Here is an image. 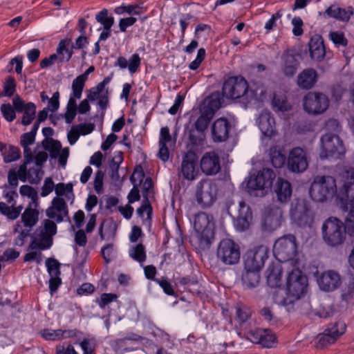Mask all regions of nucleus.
Wrapping results in <instances>:
<instances>
[{
    "instance_id": "nucleus-1",
    "label": "nucleus",
    "mask_w": 354,
    "mask_h": 354,
    "mask_svg": "<svg viewBox=\"0 0 354 354\" xmlns=\"http://www.w3.org/2000/svg\"><path fill=\"white\" fill-rule=\"evenodd\" d=\"M311 198L322 203L334 196L339 208H346L349 197L354 198V178H315L310 187Z\"/></svg>"
},
{
    "instance_id": "nucleus-2",
    "label": "nucleus",
    "mask_w": 354,
    "mask_h": 354,
    "mask_svg": "<svg viewBox=\"0 0 354 354\" xmlns=\"http://www.w3.org/2000/svg\"><path fill=\"white\" fill-rule=\"evenodd\" d=\"M223 95L231 99H240L244 104H254L266 99V92L263 87L251 86L242 77L229 78L223 85Z\"/></svg>"
},
{
    "instance_id": "nucleus-3",
    "label": "nucleus",
    "mask_w": 354,
    "mask_h": 354,
    "mask_svg": "<svg viewBox=\"0 0 354 354\" xmlns=\"http://www.w3.org/2000/svg\"><path fill=\"white\" fill-rule=\"evenodd\" d=\"M308 279L299 269L292 270L288 275L286 282V297L279 299L275 297V302L286 307L287 311L293 310L295 301L304 297L308 290Z\"/></svg>"
},
{
    "instance_id": "nucleus-4",
    "label": "nucleus",
    "mask_w": 354,
    "mask_h": 354,
    "mask_svg": "<svg viewBox=\"0 0 354 354\" xmlns=\"http://www.w3.org/2000/svg\"><path fill=\"white\" fill-rule=\"evenodd\" d=\"M194 229L201 248H209L214 239L215 223L211 214L199 212L194 217Z\"/></svg>"
},
{
    "instance_id": "nucleus-5",
    "label": "nucleus",
    "mask_w": 354,
    "mask_h": 354,
    "mask_svg": "<svg viewBox=\"0 0 354 354\" xmlns=\"http://www.w3.org/2000/svg\"><path fill=\"white\" fill-rule=\"evenodd\" d=\"M218 184L216 178H202L196 185L195 198L202 208L210 207L216 201Z\"/></svg>"
},
{
    "instance_id": "nucleus-6",
    "label": "nucleus",
    "mask_w": 354,
    "mask_h": 354,
    "mask_svg": "<svg viewBox=\"0 0 354 354\" xmlns=\"http://www.w3.org/2000/svg\"><path fill=\"white\" fill-rule=\"evenodd\" d=\"M47 153L39 151L35 157V161L32 159L31 152L27 157H24V162L19 168L11 170L8 177H39L41 174V164L46 161Z\"/></svg>"
},
{
    "instance_id": "nucleus-7",
    "label": "nucleus",
    "mask_w": 354,
    "mask_h": 354,
    "mask_svg": "<svg viewBox=\"0 0 354 354\" xmlns=\"http://www.w3.org/2000/svg\"><path fill=\"white\" fill-rule=\"evenodd\" d=\"M216 258L224 266L237 265L241 259L240 245L231 239H222L217 246Z\"/></svg>"
},
{
    "instance_id": "nucleus-8",
    "label": "nucleus",
    "mask_w": 354,
    "mask_h": 354,
    "mask_svg": "<svg viewBox=\"0 0 354 354\" xmlns=\"http://www.w3.org/2000/svg\"><path fill=\"white\" fill-rule=\"evenodd\" d=\"M322 234L324 242L328 245H341L346 238L343 223L336 218H329L322 225Z\"/></svg>"
},
{
    "instance_id": "nucleus-9",
    "label": "nucleus",
    "mask_w": 354,
    "mask_h": 354,
    "mask_svg": "<svg viewBox=\"0 0 354 354\" xmlns=\"http://www.w3.org/2000/svg\"><path fill=\"white\" fill-rule=\"evenodd\" d=\"M296 238L288 234L278 239L273 246V253L279 261L292 259L297 254Z\"/></svg>"
},
{
    "instance_id": "nucleus-10",
    "label": "nucleus",
    "mask_w": 354,
    "mask_h": 354,
    "mask_svg": "<svg viewBox=\"0 0 354 354\" xmlns=\"http://www.w3.org/2000/svg\"><path fill=\"white\" fill-rule=\"evenodd\" d=\"M344 153L342 141L335 133H326L321 138V158H338Z\"/></svg>"
},
{
    "instance_id": "nucleus-11",
    "label": "nucleus",
    "mask_w": 354,
    "mask_h": 354,
    "mask_svg": "<svg viewBox=\"0 0 354 354\" xmlns=\"http://www.w3.org/2000/svg\"><path fill=\"white\" fill-rule=\"evenodd\" d=\"M290 214L292 219L300 226L310 225L314 214L310 203L304 198H297L291 205Z\"/></svg>"
},
{
    "instance_id": "nucleus-12",
    "label": "nucleus",
    "mask_w": 354,
    "mask_h": 354,
    "mask_svg": "<svg viewBox=\"0 0 354 354\" xmlns=\"http://www.w3.org/2000/svg\"><path fill=\"white\" fill-rule=\"evenodd\" d=\"M268 257L266 246L259 245L246 252L243 258L244 269L261 271Z\"/></svg>"
},
{
    "instance_id": "nucleus-13",
    "label": "nucleus",
    "mask_w": 354,
    "mask_h": 354,
    "mask_svg": "<svg viewBox=\"0 0 354 354\" xmlns=\"http://www.w3.org/2000/svg\"><path fill=\"white\" fill-rule=\"evenodd\" d=\"M328 97L322 93H309L304 98V110L310 114H320L328 107Z\"/></svg>"
},
{
    "instance_id": "nucleus-14",
    "label": "nucleus",
    "mask_w": 354,
    "mask_h": 354,
    "mask_svg": "<svg viewBox=\"0 0 354 354\" xmlns=\"http://www.w3.org/2000/svg\"><path fill=\"white\" fill-rule=\"evenodd\" d=\"M229 212H239L235 221V226L240 232L248 230L252 220V213L249 205L241 201L238 205L232 204L229 207Z\"/></svg>"
},
{
    "instance_id": "nucleus-15",
    "label": "nucleus",
    "mask_w": 354,
    "mask_h": 354,
    "mask_svg": "<svg viewBox=\"0 0 354 354\" xmlns=\"http://www.w3.org/2000/svg\"><path fill=\"white\" fill-rule=\"evenodd\" d=\"M308 162L306 151L301 147H295L290 151L287 161L289 170L295 173H301L306 171Z\"/></svg>"
},
{
    "instance_id": "nucleus-16",
    "label": "nucleus",
    "mask_w": 354,
    "mask_h": 354,
    "mask_svg": "<svg viewBox=\"0 0 354 354\" xmlns=\"http://www.w3.org/2000/svg\"><path fill=\"white\" fill-rule=\"evenodd\" d=\"M274 178H248L245 189L254 197H263L270 191Z\"/></svg>"
},
{
    "instance_id": "nucleus-17",
    "label": "nucleus",
    "mask_w": 354,
    "mask_h": 354,
    "mask_svg": "<svg viewBox=\"0 0 354 354\" xmlns=\"http://www.w3.org/2000/svg\"><path fill=\"white\" fill-rule=\"evenodd\" d=\"M256 122L263 136L272 138L276 136V122L269 111H262L257 118Z\"/></svg>"
},
{
    "instance_id": "nucleus-18",
    "label": "nucleus",
    "mask_w": 354,
    "mask_h": 354,
    "mask_svg": "<svg viewBox=\"0 0 354 354\" xmlns=\"http://www.w3.org/2000/svg\"><path fill=\"white\" fill-rule=\"evenodd\" d=\"M42 145L44 149L50 152L53 158L59 157V163L62 167H65L69 156V149L68 147L61 149V143L52 138H46Z\"/></svg>"
},
{
    "instance_id": "nucleus-19",
    "label": "nucleus",
    "mask_w": 354,
    "mask_h": 354,
    "mask_svg": "<svg viewBox=\"0 0 354 354\" xmlns=\"http://www.w3.org/2000/svg\"><path fill=\"white\" fill-rule=\"evenodd\" d=\"M317 283L321 290L330 292L337 289L340 283L341 279L339 274L333 270H328L322 272L317 277Z\"/></svg>"
},
{
    "instance_id": "nucleus-20",
    "label": "nucleus",
    "mask_w": 354,
    "mask_h": 354,
    "mask_svg": "<svg viewBox=\"0 0 354 354\" xmlns=\"http://www.w3.org/2000/svg\"><path fill=\"white\" fill-rule=\"evenodd\" d=\"M231 128L230 123L225 118L217 119L212 127V138L216 142H223L229 136V131Z\"/></svg>"
},
{
    "instance_id": "nucleus-21",
    "label": "nucleus",
    "mask_w": 354,
    "mask_h": 354,
    "mask_svg": "<svg viewBox=\"0 0 354 354\" xmlns=\"http://www.w3.org/2000/svg\"><path fill=\"white\" fill-rule=\"evenodd\" d=\"M201 167L206 175H215L220 169L218 157L214 153H207L201 159Z\"/></svg>"
},
{
    "instance_id": "nucleus-22",
    "label": "nucleus",
    "mask_w": 354,
    "mask_h": 354,
    "mask_svg": "<svg viewBox=\"0 0 354 354\" xmlns=\"http://www.w3.org/2000/svg\"><path fill=\"white\" fill-rule=\"evenodd\" d=\"M352 15L353 9L351 7L344 9L336 5H332L324 12H319V15L324 18H334L341 21L348 20Z\"/></svg>"
},
{
    "instance_id": "nucleus-23",
    "label": "nucleus",
    "mask_w": 354,
    "mask_h": 354,
    "mask_svg": "<svg viewBox=\"0 0 354 354\" xmlns=\"http://www.w3.org/2000/svg\"><path fill=\"white\" fill-rule=\"evenodd\" d=\"M298 65L299 62L295 55L288 53H284L282 55L280 62V69L284 75L287 77L294 75Z\"/></svg>"
},
{
    "instance_id": "nucleus-24",
    "label": "nucleus",
    "mask_w": 354,
    "mask_h": 354,
    "mask_svg": "<svg viewBox=\"0 0 354 354\" xmlns=\"http://www.w3.org/2000/svg\"><path fill=\"white\" fill-rule=\"evenodd\" d=\"M292 186L290 182L284 178H277L274 186V192L281 203H286L292 195Z\"/></svg>"
},
{
    "instance_id": "nucleus-25",
    "label": "nucleus",
    "mask_w": 354,
    "mask_h": 354,
    "mask_svg": "<svg viewBox=\"0 0 354 354\" xmlns=\"http://www.w3.org/2000/svg\"><path fill=\"white\" fill-rule=\"evenodd\" d=\"M309 49L311 58L320 61L325 57L326 51L322 38L319 35L313 36L309 42Z\"/></svg>"
},
{
    "instance_id": "nucleus-26",
    "label": "nucleus",
    "mask_w": 354,
    "mask_h": 354,
    "mask_svg": "<svg viewBox=\"0 0 354 354\" xmlns=\"http://www.w3.org/2000/svg\"><path fill=\"white\" fill-rule=\"evenodd\" d=\"M317 80V72L312 68L305 69L297 76L298 86L304 89L311 88L316 83Z\"/></svg>"
},
{
    "instance_id": "nucleus-27",
    "label": "nucleus",
    "mask_w": 354,
    "mask_h": 354,
    "mask_svg": "<svg viewBox=\"0 0 354 354\" xmlns=\"http://www.w3.org/2000/svg\"><path fill=\"white\" fill-rule=\"evenodd\" d=\"M140 64L141 58L137 53L132 55L129 59L124 57H119L115 64L121 69L128 68L131 74L136 73L140 68Z\"/></svg>"
},
{
    "instance_id": "nucleus-28",
    "label": "nucleus",
    "mask_w": 354,
    "mask_h": 354,
    "mask_svg": "<svg viewBox=\"0 0 354 354\" xmlns=\"http://www.w3.org/2000/svg\"><path fill=\"white\" fill-rule=\"evenodd\" d=\"M346 201L347 207L341 208L342 211L346 213L345 216V233L347 232L350 235L354 234V198L349 197Z\"/></svg>"
},
{
    "instance_id": "nucleus-29",
    "label": "nucleus",
    "mask_w": 354,
    "mask_h": 354,
    "mask_svg": "<svg viewBox=\"0 0 354 354\" xmlns=\"http://www.w3.org/2000/svg\"><path fill=\"white\" fill-rule=\"evenodd\" d=\"M0 151L5 163L16 161L21 157V151L19 147L7 145L1 142H0Z\"/></svg>"
},
{
    "instance_id": "nucleus-30",
    "label": "nucleus",
    "mask_w": 354,
    "mask_h": 354,
    "mask_svg": "<svg viewBox=\"0 0 354 354\" xmlns=\"http://www.w3.org/2000/svg\"><path fill=\"white\" fill-rule=\"evenodd\" d=\"M196 162V158L193 153H187L185 156L181 165V173L184 177H194Z\"/></svg>"
},
{
    "instance_id": "nucleus-31",
    "label": "nucleus",
    "mask_w": 354,
    "mask_h": 354,
    "mask_svg": "<svg viewBox=\"0 0 354 354\" xmlns=\"http://www.w3.org/2000/svg\"><path fill=\"white\" fill-rule=\"evenodd\" d=\"M241 279L243 285L247 288H255L260 281V271L243 268Z\"/></svg>"
},
{
    "instance_id": "nucleus-32",
    "label": "nucleus",
    "mask_w": 354,
    "mask_h": 354,
    "mask_svg": "<svg viewBox=\"0 0 354 354\" xmlns=\"http://www.w3.org/2000/svg\"><path fill=\"white\" fill-rule=\"evenodd\" d=\"M37 236L30 241L28 250H45L49 249L53 245V239H49L44 235H39L36 231Z\"/></svg>"
},
{
    "instance_id": "nucleus-33",
    "label": "nucleus",
    "mask_w": 354,
    "mask_h": 354,
    "mask_svg": "<svg viewBox=\"0 0 354 354\" xmlns=\"http://www.w3.org/2000/svg\"><path fill=\"white\" fill-rule=\"evenodd\" d=\"M137 214L145 225L150 226L152 222L153 209L148 199H143L140 207L136 210Z\"/></svg>"
},
{
    "instance_id": "nucleus-34",
    "label": "nucleus",
    "mask_w": 354,
    "mask_h": 354,
    "mask_svg": "<svg viewBox=\"0 0 354 354\" xmlns=\"http://www.w3.org/2000/svg\"><path fill=\"white\" fill-rule=\"evenodd\" d=\"M94 67L90 66L83 74L77 76L73 81L71 89L74 90V95L76 97L82 96L86 81L90 73L94 71Z\"/></svg>"
},
{
    "instance_id": "nucleus-35",
    "label": "nucleus",
    "mask_w": 354,
    "mask_h": 354,
    "mask_svg": "<svg viewBox=\"0 0 354 354\" xmlns=\"http://www.w3.org/2000/svg\"><path fill=\"white\" fill-rule=\"evenodd\" d=\"M270 158L272 165L275 168L282 167L286 162V152L280 146H274L270 150Z\"/></svg>"
},
{
    "instance_id": "nucleus-36",
    "label": "nucleus",
    "mask_w": 354,
    "mask_h": 354,
    "mask_svg": "<svg viewBox=\"0 0 354 354\" xmlns=\"http://www.w3.org/2000/svg\"><path fill=\"white\" fill-rule=\"evenodd\" d=\"M39 221V212L30 205L21 214V221L26 227L32 228Z\"/></svg>"
},
{
    "instance_id": "nucleus-37",
    "label": "nucleus",
    "mask_w": 354,
    "mask_h": 354,
    "mask_svg": "<svg viewBox=\"0 0 354 354\" xmlns=\"http://www.w3.org/2000/svg\"><path fill=\"white\" fill-rule=\"evenodd\" d=\"M82 96L76 97L74 95V90L70 95L67 105L66 111L64 114V119L66 123L70 124L73 122L77 114V100L81 98Z\"/></svg>"
},
{
    "instance_id": "nucleus-38",
    "label": "nucleus",
    "mask_w": 354,
    "mask_h": 354,
    "mask_svg": "<svg viewBox=\"0 0 354 354\" xmlns=\"http://www.w3.org/2000/svg\"><path fill=\"white\" fill-rule=\"evenodd\" d=\"M272 175L275 174L272 169L265 167L263 162H252V167L250 172V177H270Z\"/></svg>"
},
{
    "instance_id": "nucleus-39",
    "label": "nucleus",
    "mask_w": 354,
    "mask_h": 354,
    "mask_svg": "<svg viewBox=\"0 0 354 354\" xmlns=\"http://www.w3.org/2000/svg\"><path fill=\"white\" fill-rule=\"evenodd\" d=\"M221 106L219 95L214 93L204 100L201 109L203 111L212 112L214 115Z\"/></svg>"
},
{
    "instance_id": "nucleus-40",
    "label": "nucleus",
    "mask_w": 354,
    "mask_h": 354,
    "mask_svg": "<svg viewBox=\"0 0 354 354\" xmlns=\"http://www.w3.org/2000/svg\"><path fill=\"white\" fill-rule=\"evenodd\" d=\"M272 106L276 112L284 113L291 109L290 104L283 95L274 94L272 99Z\"/></svg>"
},
{
    "instance_id": "nucleus-41",
    "label": "nucleus",
    "mask_w": 354,
    "mask_h": 354,
    "mask_svg": "<svg viewBox=\"0 0 354 354\" xmlns=\"http://www.w3.org/2000/svg\"><path fill=\"white\" fill-rule=\"evenodd\" d=\"M39 235H44L49 239H53V236L57 233V225L54 221L50 219H45L43 221L41 225L37 230Z\"/></svg>"
},
{
    "instance_id": "nucleus-42",
    "label": "nucleus",
    "mask_w": 354,
    "mask_h": 354,
    "mask_svg": "<svg viewBox=\"0 0 354 354\" xmlns=\"http://www.w3.org/2000/svg\"><path fill=\"white\" fill-rule=\"evenodd\" d=\"M129 256L135 261L142 264L147 259L145 248L142 243L132 246L129 251Z\"/></svg>"
},
{
    "instance_id": "nucleus-43",
    "label": "nucleus",
    "mask_w": 354,
    "mask_h": 354,
    "mask_svg": "<svg viewBox=\"0 0 354 354\" xmlns=\"http://www.w3.org/2000/svg\"><path fill=\"white\" fill-rule=\"evenodd\" d=\"M57 52L60 56L62 62L68 61L73 54L71 48V41L68 39L62 40L58 45Z\"/></svg>"
},
{
    "instance_id": "nucleus-44",
    "label": "nucleus",
    "mask_w": 354,
    "mask_h": 354,
    "mask_svg": "<svg viewBox=\"0 0 354 354\" xmlns=\"http://www.w3.org/2000/svg\"><path fill=\"white\" fill-rule=\"evenodd\" d=\"M346 329V325L344 322L339 321L334 324L328 325L325 330L331 335L333 337L337 339L341 335H342Z\"/></svg>"
},
{
    "instance_id": "nucleus-45",
    "label": "nucleus",
    "mask_w": 354,
    "mask_h": 354,
    "mask_svg": "<svg viewBox=\"0 0 354 354\" xmlns=\"http://www.w3.org/2000/svg\"><path fill=\"white\" fill-rule=\"evenodd\" d=\"M95 19L103 28H111L114 24V17L109 14L106 9H103L95 15Z\"/></svg>"
},
{
    "instance_id": "nucleus-46",
    "label": "nucleus",
    "mask_w": 354,
    "mask_h": 354,
    "mask_svg": "<svg viewBox=\"0 0 354 354\" xmlns=\"http://www.w3.org/2000/svg\"><path fill=\"white\" fill-rule=\"evenodd\" d=\"M236 315L237 321L240 324H243L250 318L252 310L247 306L237 304L236 306Z\"/></svg>"
},
{
    "instance_id": "nucleus-47",
    "label": "nucleus",
    "mask_w": 354,
    "mask_h": 354,
    "mask_svg": "<svg viewBox=\"0 0 354 354\" xmlns=\"http://www.w3.org/2000/svg\"><path fill=\"white\" fill-rule=\"evenodd\" d=\"M213 118L212 112L203 111L201 109V115L198 118L195 123L197 131L203 132L208 127L209 121Z\"/></svg>"
},
{
    "instance_id": "nucleus-48",
    "label": "nucleus",
    "mask_w": 354,
    "mask_h": 354,
    "mask_svg": "<svg viewBox=\"0 0 354 354\" xmlns=\"http://www.w3.org/2000/svg\"><path fill=\"white\" fill-rule=\"evenodd\" d=\"M22 111L24 112L22 118V124L28 125L35 118L36 106L33 103L29 102L25 105Z\"/></svg>"
},
{
    "instance_id": "nucleus-49",
    "label": "nucleus",
    "mask_w": 354,
    "mask_h": 354,
    "mask_svg": "<svg viewBox=\"0 0 354 354\" xmlns=\"http://www.w3.org/2000/svg\"><path fill=\"white\" fill-rule=\"evenodd\" d=\"M107 93V91L105 88V84L104 83H100L97 86L91 88L87 94V98L90 101L98 100L101 96Z\"/></svg>"
},
{
    "instance_id": "nucleus-50",
    "label": "nucleus",
    "mask_w": 354,
    "mask_h": 354,
    "mask_svg": "<svg viewBox=\"0 0 354 354\" xmlns=\"http://www.w3.org/2000/svg\"><path fill=\"white\" fill-rule=\"evenodd\" d=\"M35 141V133L33 132L26 133L21 137V145L24 148V157H27L30 153L29 145H32Z\"/></svg>"
},
{
    "instance_id": "nucleus-51",
    "label": "nucleus",
    "mask_w": 354,
    "mask_h": 354,
    "mask_svg": "<svg viewBox=\"0 0 354 354\" xmlns=\"http://www.w3.org/2000/svg\"><path fill=\"white\" fill-rule=\"evenodd\" d=\"M153 185V178H145L142 187L143 199L149 200L154 196Z\"/></svg>"
},
{
    "instance_id": "nucleus-52",
    "label": "nucleus",
    "mask_w": 354,
    "mask_h": 354,
    "mask_svg": "<svg viewBox=\"0 0 354 354\" xmlns=\"http://www.w3.org/2000/svg\"><path fill=\"white\" fill-rule=\"evenodd\" d=\"M46 266L48 274L53 276H59L60 272V263L53 258H48L46 261Z\"/></svg>"
},
{
    "instance_id": "nucleus-53",
    "label": "nucleus",
    "mask_w": 354,
    "mask_h": 354,
    "mask_svg": "<svg viewBox=\"0 0 354 354\" xmlns=\"http://www.w3.org/2000/svg\"><path fill=\"white\" fill-rule=\"evenodd\" d=\"M275 335L270 330H264V333L262 334V338L259 342V344H261L264 347L272 348L275 344Z\"/></svg>"
},
{
    "instance_id": "nucleus-54",
    "label": "nucleus",
    "mask_w": 354,
    "mask_h": 354,
    "mask_svg": "<svg viewBox=\"0 0 354 354\" xmlns=\"http://www.w3.org/2000/svg\"><path fill=\"white\" fill-rule=\"evenodd\" d=\"M329 37L333 44L337 46H345L347 44V40L342 32L336 30L329 33Z\"/></svg>"
},
{
    "instance_id": "nucleus-55",
    "label": "nucleus",
    "mask_w": 354,
    "mask_h": 354,
    "mask_svg": "<svg viewBox=\"0 0 354 354\" xmlns=\"http://www.w3.org/2000/svg\"><path fill=\"white\" fill-rule=\"evenodd\" d=\"M20 194L22 196H26L30 198L33 203L37 204L38 201L37 192L29 185H22L19 189ZM37 205H35L36 206Z\"/></svg>"
},
{
    "instance_id": "nucleus-56",
    "label": "nucleus",
    "mask_w": 354,
    "mask_h": 354,
    "mask_svg": "<svg viewBox=\"0 0 354 354\" xmlns=\"http://www.w3.org/2000/svg\"><path fill=\"white\" fill-rule=\"evenodd\" d=\"M317 338H318L317 346L321 348L330 345V344L335 343L337 340L335 337H333L331 335H330L326 330H324L323 333L319 334L318 335Z\"/></svg>"
},
{
    "instance_id": "nucleus-57",
    "label": "nucleus",
    "mask_w": 354,
    "mask_h": 354,
    "mask_svg": "<svg viewBox=\"0 0 354 354\" xmlns=\"http://www.w3.org/2000/svg\"><path fill=\"white\" fill-rule=\"evenodd\" d=\"M54 209L68 213L66 204L64 198L55 197L53 199L52 205L50 207V212H53Z\"/></svg>"
},
{
    "instance_id": "nucleus-58",
    "label": "nucleus",
    "mask_w": 354,
    "mask_h": 354,
    "mask_svg": "<svg viewBox=\"0 0 354 354\" xmlns=\"http://www.w3.org/2000/svg\"><path fill=\"white\" fill-rule=\"evenodd\" d=\"M16 82L13 77H8L3 83V95L11 96L15 92Z\"/></svg>"
},
{
    "instance_id": "nucleus-59",
    "label": "nucleus",
    "mask_w": 354,
    "mask_h": 354,
    "mask_svg": "<svg viewBox=\"0 0 354 354\" xmlns=\"http://www.w3.org/2000/svg\"><path fill=\"white\" fill-rule=\"evenodd\" d=\"M41 336L46 340H60V329L53 330V329H44L41 331Z\"/></svg>"
},
{
    "instance_id": "nucleus-60",
    "label": "nucleus",
    "mask_w": 354,
    "mask_h": 354,
    "mask_svg": "<svg viewBox=\"0 0 354 354\" xmlns=\"http://www.w3.org/2000/svg\"><path fill=\"white\" fill-rule=\"evenodd\" d=\"M291 24L292 26V34L296 36H301L304 33L303 26L304 23L302 19L299 17H294L291 19Z\"/></svg>"
},
{
    "instance_id": "nucleus-61",
    "label": "nucleus",
    "mask_w": 354,
    "mask_h": 354,
    "mask_svg": "<svg viewBox=\"0 0 354 354\" xmlns=\"http://www.w3.org/2000/svg\"><path fill=\"white\" fill-rule=\"evenodd\" d=\"M264 333V330L257 328L251 330L246 333V338L254 344H259L262 338V334Z\"/></svg>"
},
{
    "instance_id": "nucleus-62",
    "label": "nucleus",
    "mask_w": 354,
    "mask_h": 354,
    "mask_svg": "<svg viewBox=\"0 0 354 354\" xmlns=\"http://www.w3.org/2000/svg\"><path fill=\"white\" fill-rule=\"evenodd\" d=\"M171 135L169 133V129L167 127H162L160 129V136L159 139V145H171L174 144Z\"/></svg>"
},
{
    "instance_id": "nucleus-63",
    "label": "nucleus",
    "mask_w": 354,
    "mask_h": 354,
    "mask_svg": "<svg viewBox=\"0 0 354 354\" xmlns=\"http://www.w3.org/2000/svg\"><path fill=\"white\" fill-rule=\"evenodd\" d=\"M117 295L113 293H103L100 299L97 301L98 306L101 308H104L108 304L117 299Z\"/></svg>"
},
{
    "instance_id": "nucleus-64",
    "label": "nucleus",
    "mask_w": 354,
    "mask_h": 354,
    "mask_svg": "<svg viewBox=\"0 0 354 354\" xmlns=\"http://www.w3.org/2000/svg\"><path fill=\"white\" fill-rule=\"evenodd\" d=\"M114 245L109 243L104 246L101 250L102 256L106 263H109L113 257Z\"/></svg>"
}]
</instances>
